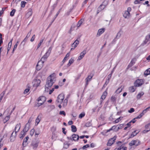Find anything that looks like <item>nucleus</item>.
Listing matches in <instances>:
<instances>
[{
  "instance_id": "864d4df0",
  "label": "nucleus",
  "mask_w": 150,
  "mask_h": 150,
  "mask_svg": "<svg viewBox=\"0 0 150 150\" xmlns=\"http://www.w3.org/2000/svg\"><path fill=\"white\" fill-rule=\"evenodd\" d=\"M13 40V39H12L9 42L8 45V47H11L12 45V41Z\"/></svg>"
},
{
  "instance_id": "f8f14e48",
  "label": "nucleus",
  "mask_w": 150,
  "mask_h": 150,
  "mask_svg": "<svg viewBox=\"0 0 150 150\" xmlns=\"http://www.w3.org/2000/svg\"><path fill=\"white\" fill-rule=\"evenodd\" d=\"M150 40V33L147 35L145 38V40L144 41V45L146 44Z\"/></svg>"
},
{
  "instance_id": "412c9836",
  "label": "nucleus",
  "mask_w": 150,
  "mask_h": 150,
  "mask_svg": "<svg viewBox=\"0 0 150 150\" xmlns=\"http://www.w3.org/2000/svg\"><path fill=\"white\" fill-rule=\"evenodd\" d=\"M107 95V93L106 91H104L100 99L102 100H104Z\"/></svg>"
},
{
  "instance_id": "a18cd8bd",
  "label": "nucleus",
  "mask_w": 150,
  "mask_h": 150,
  "mask_svg": "<svg viewBox=\"0 0 150 150\" xmlns=\"http://www.w3.org/2000/svg\"><path fill=\"white\" fill-rule=\"evenodd\" d=\"M42 68V67H40V65H38V64H37L36 67V69L37 70H40Z\"/></svg>"
},
{
  "instance_id": "5fc2aeb1",
  "label": "nucleus",
  "mask_w": 150,
  "mask_h": 150,
  "mask_svg": "<svg viewBox=\"0 0 150 150\" xmlns=\"http://www.w3.org/2000/svg\"><path fill=\"white\" fill-rule=\"evenodd\" d=\"M134 111V109L133 108H131L128 110V112L130 113H132Z\"/></svg>"
},
{
  "instance_id": "6e6552de",
  "label": "nucleus",
  "mask_w": 150,
  "mask_h": 150,
  "mask_svg": "<svg viewBox=\"0 0 150 150\" xmlns=\"http://www.w3.org/2000/svg\"><path fill=\"white\" fill-rule=\"evenodd\" d=\"M79 41L77 40H76L72 44L71 46L72 47L71 48V50H74L79 44Z\"/></svg>"
},
{
  "instance_id": "f03ea898",
  "label": "nucleus",
  "mask_w": 150,
  "mask_h": 150,
  "mask_svg": "<svg viewBox=\"0 0 150 150\" xmlns=\"http://www.w3.org/2000/svg\"><path fill=\"white\" fill-rule=\"evenodd\" d=\"M46 100V98L43 96L40 97L38 99V103H37V106H40L44 103Z\"/></svg>"
},
{
  "instance_id": "338daca9",
  "label": "nucleus",
  "mask_w": 150,
  "mask_h": 150,
  "mask_svg": "<svg viewBox=\"0 0 150 150\" xmlns=\"http://www.w3.org/2000/svg\"><path fill=\"white\" fill-rule=\"evenodd\" d=\"M150 123H149V124H148L147 125H146L145 126V128L146 129H148L149 127V126H150Z\"/></svg>"
},
{
  "instance_id": "2eb2a0df",
  "label": "nucleus",
  "mask_w": 150,
  "mask_h": 150,
  "mask_svg": "<svg viewBox=\"0 0 150 150\" xmlns=\"http://www.w3.org/2000/svg\"><path fill=\"white\" fill-rule=\"evenodd\" d=\"M29 124L28 123H27L22 131H24L25 133L26 132L28 131L29 129Z\"/></svg>"
},
{
  "instance_id": "0e129e2a",
  "label": "nucleus",
  "mask_w": 150,
  "mask_h": 150,
  "mask_svg": "<svg viewBox=\"0 0 150 150\" xmlns=\"http://www.w3.org/2000/svg\"><path fill=\"white\" fill-rule=\"evenodd\" d=\"M111 76H112V73L109 74L108 75V77H107V79L110 80L111 77Z\"/></svg>"
},
{
  "instance_id": "bb28decb",
  "label": "nucleus",
  "mask_w": 150,
  "mask_h": 150,
  "mask_svg": "<svg viewBox=\"0 0 150 150\" xmlns=\"http://www.w3.org/2000/svg\"><path fill=\"white\" fill-rule=\"evenodd\" d=\"M105 6H103V5L102 4L100 5L98 8V11H102L105 8Z\"/></svg>"
},
{
  "instance_id": "20e7f679",
  "label": "nucleus",
  "mask_w": 150,
  "mask_h": 150,
  "mask_svg": "<svg viewBox=\"0 0 150 150\" xmlns=\"http://www.w3.org/2000/svg\"><path fill=\"white\" fill-rule=\"evenodd\" d=\"M64 98V95L63 94H59L57 97V103L61 104L63 102Z\"/></svg>"
},
{
  "instance_id": "a211bd4d",
  "label": "nucleus",
  "mask_w": 150,
  "mask_h": 150,
  "mask_svg": "<svg viewBox=\"0 0 150 150\" xmlns=\"http://www.w3.org/2000/svg\"><path fill=\"white\" fill-rule=\"evenodd\" d=\"M105 30L104 28H101L99 29L98 31L97 35L100 36L101 34L104 32Z\"/></svg>"
},
{
  "instance_id": "cd10ccee",
  "label": "nucleus",
  "mask_w": 150,
  "mask_h": 150,
  "mask_svg": "<svg viewBox=\"0 0 150 150\" xmlns=\"http://www.w3.org/2000/svg\"><path fill=\"white\" fill-rule=\"evenodd\" d=\"M25 134H26L25 133V132H24V131H22L21 132L20 138H21V139L23 138L25 135Z\"/></svg>"
},
{
  "instance_id": "1a4fd4ad",
  "label": "nucleus",
  "mask_w": 150,
  "mask_h": 150,
  "mask_svg": "<svg viewBox=\"0 0 150 150\" xmlns=\"http://www.w3.org/2000/svg\"><path fill=\"white\" fill-rule=\"evenodd\" d=\"M16 134L14 133L13 131L11 134V136L10 137V141L11 142H13L15 139L16 137Z\"/></svg>"
},
{
  "instance_id": "c756f323",
  "label": "nucleus",
  "mask_w": 150,
  "mask_h": 150,
  "mask_svg": "<svg viewBox=\"0 0 150 150\" xmlns=\"http://www.w3.org/2000/svg\"><path fill=\"white\" fill-rule=\"evenodd\" d=\"M92 77V75H88L86 79V81H90L91 80Z\"/></svg>"
},
{
  "instance_id": "49530a36",
  "label": "nucleus",
  "mask_w": 150,
  "mask_h": 150,
  "mask_svg": "<svg viewBox=\"0 0 150 150\" xmlns=\"http://www.w3.org/2000/svg\"><path fill=\"white\" fill-rule=\"evenodd\" d=\"M74 62V60L73 59L71 58L70 59L69 61V62L68 65H69L70 64L69 66H70L71 64H72Z\"/></svg>"
},
{
  "instance_id": "72a5a7b5",
  "label": "nucleus",
  "mask_w": 150,
  "mask_h": 150,
  "mask_svg": "<svg viewBox=\"0 0 150 150\" xmlns=\"http://www.w3.org/2000/svg\"><path fill=\"white\" fill-rule=\"evenodd\" d=\"M67 102H68V100H67V99H65L64 100L63 102V105L64 107H65L67 105Z\"/></svg>"
},
{
  "instance_id": "39448f33",
  "label": "nucleus",
  "mask_w": 150,
  "mask_h": 150,
  "mask_svg": "<svg viewBox=\"0 0 150 150\" xmlns=\"http://www.w3.org/2000/svg\"><path fill=\"white\" fill-rule=\"evenodd\" d=\"M140 141L138 140H133L129 144V145L130 146L133 145H135L136 146L140 145Z\"/></svg>"
},
{
  "instance_id": "f257e3e1",
  "label": "nucleus",
  "mask_w": 150,
  "mask_h": 150,
  "mask_svg": "<svg viewBox=\"0 0 150 150\" xmlns=\"http://www.w3.org/2000/svg\"><path fill=\"white\" fill-rule=\"evenodd\" d=\"M54 77H52V75H50L48 77L47 81L46 84L45 85V88H48L51 87L53 83H54ZM46 91L45 89V91Z\"/></svg>"
},
{
  "instance_id": "4be33fe9",
  "label": "nucleus",
  "mask_w": 150,
  "mask_h": 150,
  "mask_svg": "<svg viewBox=\"0 0 150 150\" xmlns=\"http://www.w3.org/2000/svg\"><path fill=\"white\" fill-rule=\"evenodd\" d=\"M136 61V59L134 58L131 61L130 63L128 66V67H131L135 63Z\"/></svg>"
},
{
  "instance_id": "2f4dec72",
  "label": "nucleus",
  "mask_w": 150,
  "mask_h": 150,
  "mask_svg": "<svg viewBox=\"0 0 150 150\" xmlns=\"http://www.w3.org/2000/svg\"><path fill=\"white\" fill-rule=\"evenodd\" d=\"M150 74V68L146 70L144 72V74L146 75H148Z\"/></svg>"
},
{
  "instance_id": "423d86ee",
  "label": "nucleus",
  "mask_w": 150,
  "mask_h": 150,
  "mask_svg": "<svg viewBox=\"0 0 150 150\" xmlns=\"http://www.w3.org/2000/svg\"><path fill=\"white\" fill-rule=\"evenodd\" d=\"M143 82L141 79H137L134 83V85L135 87H137L141 86L143 84Z\"/></svg>"
},
{
  "instance_id": "603ef678",
  "label": "nucleus",
  "mask_w": 150,
  "mask_h": 150,
  "mask_svg": "<svg viewBox=\"0 0 150 150\" xmlns=\"http://www.w3.org/2000/svg\"><path fill=\"white\" fill-rule=\"evenodd\" d=\"M59 14V12H57V14L55 15V16L53 18V20L52 21V22H53L54 21L56 17L58 16V15Z\"/></svg>"
},
{
  "instance_id": "a878e982",
  "label": "nucleus",
  "mask_w": 150,
  "mask_h": 150,
  "mask_svg": "<svg viewBox=\"0 0 150 150\" xmlns=\"http://www.w3.org/2000/svg\"><path fill=\"white\" fill-rule=\"evenodd\" d=\"M71 131L72 132H76L77 131V129L76 127L74 125H72L71 126Z\"/></svg>"
},
{
  "instance_id": "c03bdc74",
  "label": "nucleus",
  "mask_w": 150,
  "mask_h": 150,
  "mask_svg": "<svg viewBox=\"0 0 150 150\" xmlns=\"http://www.w3.org/2000/svg\"><path fill=\"white\" fill-rule=\"evenodd\" d=\"M34 132L35 130L34 129H32L31 130L30 132V134L31 136L33 135Z\"/></svg>"
},
{
  "instance_id": "5701e85b",
  "label": "nucleus",
  "mask_w": 150,
  "mask_h": 150,
  "mask_svg": "<svg viewBox=\"0 0 150 150\" xmlns=\"http://www.w3.org/2000/svg\"><path fill=\"white\" fill-rule=\"evenodd\" d=\"M136 87L132 86L129 88V90L130 92L133 93L136 90Z\"/></svg>"
},
{
  "instance_id": "473e14b6",
  "label": "nucleus",
  "mask_w": 150,
  "mask_h": 150,
  "mask_svg": "<svg viewBox=\"0 0 150 150\" xmlns=\"http://www.w3.org/2000/svg\"><path fill=\"white\" fill-rule=\"evenodd\" d=\"M40 119L41 117L39 115H38L35 120L36 122L37 123V125H38L40 122Z\"/></svg>"
},
{
  "instance_id": "e433bc0d",
  "label": "nucleus",
  "mask_w": 150,
  "mask_h": 150,
  "mask_svg": "<svg viewBox=\"0 0 150 150\" xmlns=\"http://www.w3.org/2000/svg\"><path fill=\"white\" fill-rule=\"evenodd\" d=\"M85 115V113L84 112H83L81 113L79 115V117L80 118H82Z\"/></svg>"
},
{
  "instance_id": "79ce46f5",
  "label": "nucleus",
  "mask_w": 150,
  "mask_h": 150,
  "mask_svg": "<svg viewBox=\"0 0 150 150\" xmlns=\"http://www.w3.org/2000/svg\"><path fill=\"white\" fill-rule=\"evenodd\" d=\"M150 109V106H149L146 108V109H144L142 112L144 114L147 111H148L149 110V109Z\"/></svg>"
},
{
  "instance_id": "3c124183",
  "label": "nucleus",
  "mask_w": 150,
  "mask_h": 150,
  "mask_svg": "<svg viewBox=\"0 0 150 150\" xmlns=\"http://www.w3.org/2000/svg\"><path fill=\"white\" fill-rule=\"evenodd\" d=\"M29 138V137L28 136L26 137L25 139H24L23 142V144L24 142L26 143L28 141V140Z\"/></svg>"
},
{
  "instance_id": "680f3d73",
  "label": "nucleus",
  "mask_w": 150,
  "mask_h": 150,
  "mask_svg": "<svg viewBox=\"0 0 150 150\" xmlns=\"http://www.w3.org/2000/svg\"><path fill=\"white\" fill-rule=\"evenodd\" d=\"M134 3L135 4H139L140 3V1L139 0H135L134 1Z\"/></svg>"
},
{
  "instance_id": "c9c22d12",
  "label": "nucleus",
  "mask_w": 150,
  "mask_h": 150,
  "mask_svg": "<svg viewBox=\"0 0 150 150\" xmlns=\"http://www.w3.org/2000/svg\"><path fill=\"white\" fill-rule=\"evenodd\" d=\"M108 0H105L103 2V5L105 7L106 6L108 5Z\"/></svg>"
},
{
  "instance_id": "f3484780",
  "label": "nucleus",
  "mask_w": 150,
  "mask_h": 150,
  "mask_svg": "<svg viewBox=\"0 0 150 150\" xmlns=\"http://www.w3.org/2000/svg\"><path fill=\"white\" fill-rule=\"evenodd\" d=\"M123 16L125 18H128L130 16V13L128 11H125L123 15Z\"/></svg>"
},
{
  "instance_id": "13d9d810",
  "label": "nucleus",
  "mask_w": 150,
  "mask_h": 150,
  "mask_svg": "<svg viewBox=\"0 0 150 150\" xmlns=\"http://www.w3.org/2000/svg\"><path fill=\"white\" fill-rule=\"evenodd\" d=\"M109 81H110L108 79H107V80L106 81L104 85V86H106L107 85V84H108V83H109Z\"/></svg>"
},
{
  "instance_id": "774afa93",
  "label": "nucleus",
  "mask_w": 150,
  "mask_h": 150,
  "mask_svg": "<svg viewBox=\"0 0 150 150\" xmlns=\"http://www.w3.org/2000/svg\"><path fill=\"white\" fill-rule=\"evenodd\" d=\"M120 118H118L117 119H116L115 120V123H117L118 122H120Z\"/></svg>"
},
{
  "instance_id": "8fccbe9b",
  "label": "nucleus",
  "mask_w": 150,
  "mask_h": 150,
  "mask_svg": "<svg viewBox=\"0 0 150 150\" xmlns=\"http://www.w3.org/2000/svg\"><path fill=\"white\" fill-rule=\"evenodd\" d=\"M33 119V117H32V116L28 120V122L27 123H28V124H29L30 125V123L31 122L32 120Z\"/></svg>"
},
{
  "instance_id": "b1692460",
  "label": "nucleus",
  "mask_w": 150,
  "mask_h": 150,
  "mask_svg": "<svg viewBox=\"0 0 150 150\" xmlns=\"http://www.w3.org/2000/svg\"><path fill=\"white\" fill-rule=\"evenodd\" d=\"M44 62V61L41 59L38 62L37 64H38V65H39L40 67H42L43 66V64Z\"/></svg>"
},
{
  "instance_id": "f704fd0d",
  "label": "nucleus",
  "mask_w": 150,
  "mask_h": 150,
  "mask_svg": "<svg viewBox=\"0 0 150 150\" xmlns=\"http://www.w3.org/2000/svg\"><path fill=\"white\" fill-rule=\"evenodd\" d=\"M15 11L16 10L15 9H13L12 10L10 13V16H13L14 15Z\"/></svg>"
},
{
  "instance_id": "ddd939ff",
  "label": "nucleus",
  "mask_w": 150,
  "mask_h": 150,
  "mask_svg": "<svg viewBox=\"0 0 150 150\" xmlns=\"http://www.w3.org/2000/svg\"><path fill=\"white\" fill-rule=\"evenodd\" d=\"M34 86L35 87H37L39 86L40 83L41 81L39 79H35L34 80Z\"/></svg>"
},
{
  "instance_id": "0eeeda50",
  "label": "nucleus",
  "mask_w": 150,
  "mask_h": 150,
  "mask_svg": "<svg viewBox=\"0 0 150 150\" xmlns=\"http://www.w3.org/2000/svg\"><path fill=\"white\" fill-rule=\"evenodd\" d=\"M117 136H115L114 137L109 139L107 144L108 146H110L115 142V141L116 139Z\"/></svg>"
},
{
  "instance_id": "4468645a",
  "label": "nucleus",
  "mask_w": 150,
  "mask_h": 150,
  "mask_svg": "<svg viewBox=\"0 0 150 150\" xmlns=\"http://www.w3.org/2000/svg\"><path fill=\"white\" fill-rule=\"evenodd\" d=\"M50 55L48 53L46 52L41 58V59L45 62L47 60V58Z\"/></svg>"
},
{
  "instance_id": "052dcab7",
  "label": "nucleus",
  "mask_w": 150,
  "mask_h": 150,
  "mask_svg": "<svg viewBox=\"0 0 150 150\" xmlns=\"http://www.w3.org/2000/svg\"><path fill=\"white\" fill-rule=\"evenodd\" d=\"M31 30H30V31L28 33L26 36V38H28L30 36V35H31Z\"/></svg>"
},
{
  "instance_id": "4d7b16f0",
  "label": "nucleus",
  "mask_w": 150,
  "mask_h": 150,
  "mask_svg": "<svg viewBox=\"0 0 150 150\" xmlns=\"http://www.w3.org/2000/svg\"><path fill=\"white\" fill-rule=\"evenodd\" d=\"M10 117L9 115L5 117L4 120H6V122H7L9 120Z\"/></svg>"
},
{
  "instance_id": "e2e57ef3",
  "label": "nucleus",
  "mask_w": 150,
  "mask_h": 150,
  "mask_svg": "<svg viewBox=\"0 0 150 150\" xmlns=\"http://www.w3.org/2000/svg\"><path fill=\"white\" fill-rule=\"evenodd\" d=\"M123 124H121L118 127V129H122L123 127Z\"/></svg>"
},
{
  "instance_id": "09e8293b",
  "label": "nucleus",
  "mask_w": 150,
  "mask_h": 150,
  "mask_svg": "<svg viewBox=\"0 0 150 150\" xmlns=\"http://www.w3.org/2000/svg\"><path fill=\"white\" fill-rule=\"evenodd\" d=\"M59 114L60 115H63L64 116L66 115V113L64 111H60L59 112Z\"/></svg>"
},
{
  "instance_id": "7c9ffc66",
  "label": "nucleus",
  "mask_w": 150,
  "mask_h": 150,
  "mask_svg": "<svg viewBox=\"0 0 150 150\" xmlns=\"http://www.w3.org/2000/svg\"><path fill=\"white\" fill-rule=\"evenodd\" d=\"M83 21V20L82 19H81L79 21L77 25V28H79L81 25Z\"/></svg>"
},
{
  "instance_id": "58836bf2",
  "label": "nucleus",
  "mask_w": 150,
  "mask_h": 150,
  "mask_svg": "<svg viewBox=\"0 0 150 150\" xmlns=\"http://www.w3.org/2000/svg\"><path fill=\"white\" fill-rule=\"evenodd\" d=\"M26 2L24 1H22L21 2V6L22 7H24L25 6Z\"/></svg>"
},
{
  "instance_id": "c85d7f7f",
  "label": "nucleus",
  "mask_w": 150,
  "mask_h": 150,
  "mask_svg": "<svg viewBox=\"0 0 150 150\" xmlns=\"http://www.w3.org/2000/svg\"><path fill=\"white\" fill-rule=\"evenodd\" d=\"M5 91H3L2 93H1L0 95V102L2 100L3 96L4 95L5 93Z\"/></svg>"
},
{
  "instance_id": "393cba45",
  "label": "nucleus",
  "mask_w": 150,
  "mask_h": 150,
  "mask_svg": "<svg viewBox=\"0 0 150 150\" xmlns=\"http://www.w3.org/2000/svg\"><path fill=\"white\" fill-rule=\"evenodd\" d=\"M144 94V93L142 92L139 93L137 96V99H139Z\"/></svg>"
},
{
  "instance_id": "6e6d98bb",
  "label": "nucleus",
  "mask_w": 150,
  "mask_h": 150,
  "mask_svg": "<svg viewBox=\"0 0 150 150\" xmlns=\"http://www.w3.org/2000/svg\"><path fill=\"white\" fill-rule=\"evenodd\" d=\"M103 100L100 99V102L99 104V106H100V107H101L102 106V104L103 102Z\"/></svg>"
},
{
  "instance_id": "37998d69",
  "label": "nucleus",
  "mask_w": 150,
  "mask_h": 150,
  "mask_svg": "<svg viewBox=\"0 0 150 150\" xmlns=\"http://www.w3.org/2000/svg\"><path fill=\"white\" fill-rule=\"evenodd\" d=\"M52 49V47H50L48 50L47 51V52L46 53H48L49 54H50V52H51V51Z\"/></svg>"
},
{
  "instance_id": "4c0bfd02",
  "label": "nucleus",
  "mask_w": 150,
  "mask_h": 150,
  "mask_svg": "<svg viewBox=\"0 0 150 150\" xmlns=\"http://www.w3.org/2000/svg\"><path fill=\"white\" fill-rule=\"evenodd\" d=\"M116 99V98L115 96H112L111 98V100L113 102L115 101Z\"/></svg>"
},
{
  "instance_id": "dca6fc26",
  "label": "nucleus",
  "mask_w": 150,
  "mask_h": 150,
  "mask_svg": "<svg viewBox=\"0 0 150 150\" xmlns=\"http://www.w3.org/2000/svg\"><path fill=\"white\" fill-rule=\"evenodd\" d=\"M139 132V131L137 130L134 131L131 134L129 138L133 137L134 136H136Z\"/></svg>"
},
{
  "instance_id": "7ed1b4c3",
  "label": "nucleus",
  "mask_w": 150,
  "mask_h": 150,
  "mask_svg": "<svg viewBox=\"0 0 150 150\" xmlns=\"http://www.w3.org/2000/svg\"><path fill=\"white\" fill-rule=\"evenodd\" d=\"M79 136L75 134H73L71 137H67V139L68 140H70L72 141H74L75 142L77 141L79 139Z\"/></svg>"
},
{
  "instance_id": "aec40b11",
  "label": "nucleus",
  "mask_w": 150,
  "mask_h": 150,
  "mask_svg": "<svg viewBox=\"0 0 150 150\" xmlns=\"http://www.w3.org/2000/svg\"><path fill=\"white\" fill-rule=\"evenodd\" d=\"M31 145L33 146V149H36L38 146V143L36 142H33L31 144Z\"/></svg>"
},
{
  "instance_id": "ea45409f",
  "label": "nucleus",
  "mask_w": 150,
  "mask_h": 150,
  "mask_svg": "<svg viewBox=\"0 0 150 150\" xmlns=\"http://www.w3.org/2000/svg\"><path fill=\"white\" fill-rule=\"evenodd\" d=\"M144 114L142 112L138 116H137V117H135L137 119H140V118L142 117L144 115Z\"/></svg>"
},
{
  "instance_id": "9b49d317",
  "label": "nucleus",
  "mask_w": 150,
  "mask_h": 150,
  "mask_svg": "<svg viewBox=\"0 0 150 150\" xmlns=\"http://www.w3.org/2000/svg\"><path fill=\"white\" fill-rule=\"evenodd\" d=\"M21 128V124L19 123L18 124H17L15 127V132L14 133L17 134V133L18 132L19 129H20Z\"/></svg>"
},
{
  "instance_id": "bf43d9fd",
  "label": "nucleus",
  "mask_w": 150,
  "mask_h": 150,
  "mask_svg": "<svg viewBox=\"0 0 150 150\" xmlns=\"http://www.w3.org/2000/svg\"><path fill=\"white\" fill-rule=\"evenodd\" d=\"M29 90L30 89L29 88L26 89L24 91V94H26L29 92Z\"/></svg>"
},
{
  "instance_id": "de8ad7c7",
  "label": "nucleus",
  "mask_w": 150,
  "mask_h": 150,
  "mask_svg": "<svg viewBox=\"0 0 150 150\" xmlns=\"http://www.w3.org/2000/svg\"><path fill=\"white\" fill-rule=\"evenodd\" d=\"M121 34L120 33V32H119L117 33L116 38H117V39L119 38L121 36Z\"/></svg>"
},
{
  "instance_id": "6ab92c4d",
  "label": "nucleus",
  "mask_w": 150,
  "mask_h": 150,
  "mask_svg": "<svg viewBox=\"0 0 150 150\" xmlns=\"http://www.w3.org/2000/svg\"><path fill=\"white\" fill-rule=\"evenodd\" d=\"M127 148L125 146L124 144H122L117 148V150H126Z\"/></svg>"
},
{
  "instance_id": "9d476101",
  "label": "nucleus",
  "mask_w": 150,
  "mask_h": 150,
  "mask_svg": "<svg viewBox=\"0 0 150 150\" xmlns=\"http://www.w3.org/2000/svg\"><path fill=\"white\" fill-rule=\"evenodd\" d=\"M86 50H84L80 54V55L78 59L79 60L81 59L84 57L85 55L86 54Z\"/></svg>"
},
{
  "instance_id": "a19ab883",
  "label": "nucleus",
  "mask_w": 150,
  "mask_h": 150,
  "mask_svg": "<svg viewBox=\"0 0 150 150\" xmlns=\"http://www.w3.org/2000/svg\"><path fill=\"white\" fill-rule=\"evenodd\" d=\"M122 89L121 88H119L116 91V92L117 93L119 94L122 91Z\"/></svg>"
},
{
  "instance_id": "69168bd1",
  "label": "nucleus",
  "mask_w": 150,
  "mask_h": 150,
  "mask_svg": "<svg viewBox=\"0 0 150 150\" xmlns=\"http://www.w3.org/2000/svg\"><path fill=\"white\" fill-rule=\"evenodd\" d=\"M54 88H52L51 90H50L49 91V94L50 95L53 92L54 90Z\"/></svg>"
}]
</instances>
